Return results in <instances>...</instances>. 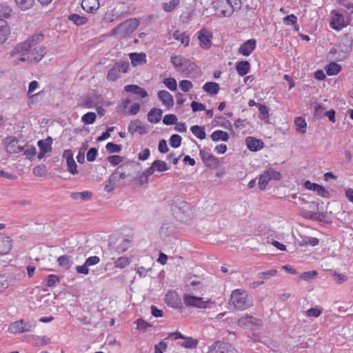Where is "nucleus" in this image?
I'll return each mask as SVG.
<instances>
[{"instance_id": "obj_1", "label": "nucleus", "mask_w": 353, "mask_h": 353, "mask_svg": "<svg viewBox=\"0 0 353 353\" xmlns=\"http://www.w3.org/2000/svg\"><path fill=\"white\" fill-rule=\"evenodd\" d=\"M230 304L236 310H245L253 305V299L243 289H235L230 295Z\"/></svg>"}, {"instance_id": "obj_2", "label": "nucleus", "mask_w": 353, "mask_h": 353, "mask_svg": "<svg viewBox=\"0 0 353 353\" xmlns=\"http://www.w3.org/2000/svg\"><path fill=\"white\" fill-rule=\"evenodd\" d=\"M46 52V48L43 46L32 48L30 50L19 53L16 56L17 57L14 59V63H19L20 61L23 62L26 61L39 62L45 56Z\"/></svg>"}, {"instance_id": "obj_3", "label": "nucleus", "mask_w": 353, "mask_h": 353, "mask_svg": "<svg viewBox=\"0 0 353 353\" xmlns=\"http://www.w3.org/2000/svg\"><path fill=\"white\" fill-rule=\"evenodd\" d=\"M44 39L42 32L35 33L28 37L24 42L18 43L15 48L10 52V57H15L19 53L30 50L38 43H41Z\"/></svg>"}, {"instance_id": "obj_4", "label": "nucleus", "mask_w": 353, "mask_h": 353, "mask_svg": "<svg viewBox=\"0 0 353 353\" xmlns=\"http://www.w3.org/2000/svg\"><path fill=\"white\" fill-rule=\"evenodd\" d=\"M139 21L138 19H130L118 25L112 30V34L119 37H125L133 32L139 26Z\"/></svg>"}, {"instance_id": "obj_5", "label": "nucleus", "mask_w": 353, "mask_h": 353, "mask_svg": "<svg viewBox=\"0 0 353 353\" xmlns=\"http://www.w3.org/2000/svg\"><path fill=\"white\" fill-rule=\"evenodd\" d=\"M183 301L186 306L194 307L199 309L210 308V304L213 303L210 299L203 300L201 297L190 294L184 295Z\"/></svg>"}, {"instance_id": "obj_6", "label": "nucleus", "mask_w": 353, "mask_h": 353, "mask_svg": "<svg viewBox=\"0 0 353 353\" xmlns=\"http://www.w3.org/2000/svg\"><path fill=\"white\" fill-rule=\"evenodd\" d=\"M213 8L219 17H229L234 12V8L230 0H213Z\"/></svg>"}, {"instance_id": "obj_7", "label": "nucleus", "mask_w": 353, "mask_h": 353, "mask_svg": "<svg viewBox=\"0 0 353 353\" xmlns=\"http://www.w3.org/2000/svg\"><path fill=\"white\" fill-rule=\"evenodd\" d=\"M129 69V63L127 61L117 62L110 69L107 74V79L110 81H115L120 78L121 73H126Z\"/></svg>"}, {"instance_id": "obj_8", "label": "nucleus", "mask_w": 353, "mask_h": 353, "mask_svg": "<svg viewBox=\"0 0 353 353\" xmlns=\"http://www.w3.org/2000/svg\"><path fill=\"white\" fill-rule=\"evenodd\" d=\"M208 353H237V350L230 343L216 341L208 347Z\"/></svg>"}, {"instance_id": "obj_9", "label": "nucleus", "mask_w": 353, "mask_h": 353, "mask_svg": "<svg viewBox=\"0 0 353 353\" xmlns=\"http://www.w3.org/2000/svg\"><path fill=\"white\" fill-rule=\"evenodd\" d=\"M280 172L274 170L273 168H269L260 175L259 179V188L263 190L271 180H280Z\"/></svg>"}, {"instance_id": "obj_10", "label": "nucleus", "mask_w": 353, "mask_h": 353, "mask_svg": "<svg viewBox=\"0 0 353 353\" xmlns=\"http://www.w3.org/2000/svg\"><path fill=\"white\" fill-rule=\"evenodd\" d=\"M197 38L200 47L205 50H209L212 46V33L207 28H202L197 32Z\"/></svg>"}, {"instance_id": "obj_11", "label": "nucleus", "mask_w": 353, "mask_h": 353, "mask_svg": "<svg viewBox=\"0 0 353 353\" xmlns=\"http://www.w3.org/2000/svg\"><path fill=\"white\" fill-rule=\"evenodd\" d=\"M239 327L245 329H254L261 325V321L251 315L246 314L238 320Z\"/></svg>"}, {"instance_id": "obj_12", "label": "nucleus", "mask_w": 353, "mask_h": 353, "mask_svg": "<svg viewBox=\"0 0 353 353\" xmlns=\"http://www.w3.org/2000/svg\"><path fill=\"white\" fill-rule=\"evenodd\" d=\"M331 14L332 16L330 22V26L332 28L336 30H341L347 26V23H346L343 14L335 10H332Z\"/></svg>"}, {"instance_id": "obj_13", "label": "nucleus", "mask_w": 353, "mask_h": 353, "mask_svg": "<svg viewBox=\"0 0 353 353\" xmlns=\"http://www.w3.org/2000/svg\"><path fill=\"white\" fill-rule=\"evenodd\" d=\"M199 155L203 163L210 168H217L219 165V161L212 154L205 150H201Z\"/></svg>"}, {"instance_id": "obj_14", "label": "nucleus", "mask_w": 353, "mask_h": 353, "mask_svg": "<svg viewBox=\"0 0 353 353\" xmlns=\"http://www.w3.org/2000/svg\"><path fill=\"white\" fill-rule=\"evenodd\" d=\"M303 186L307 190L316 192L319 196H321L324 198L329 197V192L322 185L315 183H312L310 181H306L304 183Z\"/></svg>"}, {"instance_id": "obj_15", "label": "nucleus", "mask_w": 353, "mask_h": 353, "mask_svg": "<svg viewBox=\"0 0 353 353\" xmlns=\"http://www.w3.org/2000/svg\"><path fill=\"white\" fill-rule=\"evenodd\" d=\"M165 301L168 305L173 308H180L182 306L181 299L174 291H169L166 294Z\"/></svg>"}, {"instance_id": "obj_16", "label": "nucleus", "mask_w": 353, "mask_h": 353, "mask_svg": "<svg viewBox=\"0 0 353 353\" xmlns=\"http://www.w3.org/2000/svg\"><path fill=\"white\" fill-rule=\"evenodd\" d=\"M256 41L251 39L244 42L239 48V53L243 56H249L256 48Z\"/></svg>"}, {"instance_id": "obj_17", "label": "nucleus", "mask_w": 353, "mask_h": 353, "mask_svg": "<svg viewBox=\"0 0 353 353\" xmlns=\"http://www.w3.org/2000/svg\"><path fill=\"white\" fill-rule=\"evenodd\" d=\"M128 132L131 134L139 132L140 134L147 133V129L139 119L132 121L128 127Z\"/></svg>"}, {"instance_id": "obj_18", "label": "nucleus", "mask_w": 353, "mask_h": 353, "mask_svg": "<svg viewBox=\"0 0 353 353\" xmlns=\"http://www.w3.org/2000/svg\"><path fill=\"white\" fill-rule=\"evenodd\" d=\"M12 247L11 239L9 236L0 234V254L5 255L8 254Z\"/></svg>"}, {"instance_id": "obj_19", "label": "nucleus", "mask_w": 353, "mask_h": 353, "mask_svg": "<svg viewBox=\"0 0 353 353\" xmlns=\"http://www.w3.org/2000/svg\"><path fill=\"white\" fill-rule=\"evenodd\" d=\"M158 98L162 102V104L168 108L174 105V99L171 94L166 90H160L157 93Z\"/></svg>"}, {"instance_id": "obj_20", "label": "nucleus", "mask_w": 353, "mask_h": 353, "mask_svg": "<svg viewBox=\"0 0 353 353\" xmlns=\"http://www.w3.org/2000/svg\"><path fill=\"white\" fill-rule=\"evenodd\" d=\"M82 8L87 12L94 13L99 8V0H82Z\"/></svg>"}, {"instance_id": "obj_21", "label": "nucleus", "mask_w": 353, "mask_h": 353, "mask_svg": "<svg viewBox=\"0 0 353 353\" xmlns=\"http://www.w3.org/2000/svg\"><path fill=\"white\" fill-rule=\"evenodd\" d=\"M10 34V29L6 21L0 19V45L4 43Z\"/></svg>"}, {"instance_id": "obj_22", "label": "nucleus", "mask_w": 353, "mask_h": 353, "mask_svg": "<svg viewBox=\"0 0 353 353\" xmlns=\"http://www.w3.org/2000/svg\"><path fill=\"white\" fill-rule=\"evenodd\" d=\"M245 144L248 148L251 151H257L263 147V143L252 137H248L245 139Z\"/></svg>"}, {"instance_id": "obj_23", "label": "nucleus", "mask_w": 353, "mask_h": 353, "mask_svg": "<svg viewBox=\"0 0 353 353\" xmlns=\"http://www.w3.org/2000/svg\"><path fill=\"white\" fill-rule=\"evenodd\" d=\"M129 57L131 60V63L133 66H137L146 63V55L145 53H130Z\"/></svg>"}, {"instance_id": "obj_24", "label": "nucleus", "mask_w": 353, "mask_h": 353, "mask_svg": "<svg viewBox=\"0 0 353 353\" xmlns=\"http://www.w3.org/2000/svg\"><path fill=\"white\" fill-rule=\"evenodd\" d=\"M15 282L14 278L9 274L0 275V292L7 289L9 286L13 285Z\"/></svg>"}, {"instance_id": "obj_25", "label": "nucleus", "mask_w": 353, "mask_h": 353, "mask_svg": "<svg viewBox=\"0 0 353 353\" xmlns=\"http://www.w3.org/2000/svg\"><path fill=\"white\" fill-rule=\"evenodd\" d=\"M124 90L128 92L140 96L141 98H145L148 96V92L142 88L137 85H127L124 87Z\"/></svg>"}, {"instance_id": "obj_26", "label": "nucleus", "mask_w": 353, "mask_h": 353, "mask_svg": "<svg viewBox=\"0 0 353 353\" xmlns=\"http://www.w3.org/2000/svg\"><path fill=\"white\" fill-rule=\"evenodd\" d=\"M161 110L152 108L148 114V120L152 123H158L161 121Z\"/></svg>"}, {"instance_id": "obj_27", "label": "nucleus", "mask_w": 353, "mask_h": 353, "mask_svg": "<svg viewBox=\"0 0 353 353\" xmlns=\"http://www.w3.org/2000/svg\"><path fill=\"white\" fill-rule=\"evenodd\" d=\"M203 90L211 95H216L219 92L220 88L216 82H207L203 85Z\"/></svg>"}, {"instance_id": "obj_28", "label": "nucleus", "mask_w": 353, "mask_h": 353, "mask_svg": "<svg viewBox=\"0 0 353 353\" xmlns=\"http://www.w3.org/2000/svg\"><path fill=\"white\" fill-rule=\"evenodd\" d=\"M250 69V64L248 61H241L236 63V70L241 77L247 74Z\"/></svg>"}, {"instance_id": "obj_29", "label": "nucleus", "mask_w": 353, "mask_h": 353, "mask_svg": "<svg viewBox=\"0 0 353 353\" xmlns=\"http://www.w3.org/2000/svg\"><path fill=\"white\" fill-rule=\"evenodd\" d=\"M210 137L214 141H228L229 139V135L228 132L221 130H217L213 132Z\"/></svg>"}, {"instance_id": "obj_30", "label": "nucleus", "mask_w": 353, "mask_h": 353, "mask_svg": "<svg viewBox=\"0 0 353 353\" xmlns=\"http://www.w3.org/2000/svg\"><path fill=\"white\" fill-rule=\"evenodd\" d=\"M52 139L48 137L46 139L40 140L38 141L37 145L39 150H43L44 152H50L52 150Z\"/></svg>"}, {"instance_id": "obj_31", "label": "nucleus", "mask_w": 353, "mask_h": 353, "mask_svg": "<svg viewBox=\"0 0 353 353\" xmlns=\"http://www.w3.org/2000/svg\"><path fill=\"white\" fill-rule=\"evenodd\" d=\"M173 37L175 40L180 41L185 47L189 46L190 37L185 32L176 30L174 32Z\"/></svg>"}, {"instance_id": "obj_32", "label": "nucleus", "mask_w": 353, "mask_h": 353, "mask_svg": "<svg viewBox=\"0 0 353 353\" xmlns=\"http://www.w3.org/2000/svg\"><path fill=\"white\" fill-rule=\"evenodd\" d=\"M190 130L196 138L201 140L205 139L206 137V133L203 126L194 125L191 127Z\"/></svg>"}, {"instance_id": "obj_33", "label": "nucleus", "mask_w": 353, "mask_h": 353, "mask_svg": "<svg viewBox=\"0 0 353 353\" xmlns=\"http://www.w3.org/2000/svg\"><path fill=\"white\" fill-rule=\"evenodd\" d=\"M22 325H23V320L22 319L19 320V321H16L10 325L8 330L11 333H13V334L23 333L24 331H23V328Z\"/></svg>"}, {"instance_id": "obj_34", "label": "nucleus", "mask_w": 353, "mask_h": 353, "mask_svg": "<svg viewBox=\"0 0 353 353\" xmlns=\"http://www.w3.org/2000/svg\"><path fill=\"white\" fill-rule=\"evenodd\" d=\"M341 70V66L335 62H332L325 67L326 73L329 76L337 74Z\"/></svg>"}, {"instance_id": "obj_35", "label": "nucleus", "mask_w": 353, "mask_h": 353, "mask_svg": "<svg viewBox=\"0 0 353 353\" xmlns=\"http://www.w3.org/2000/svg\"><path fill=\"white\" fill-rule=\"evenodd\" d=\"M110 176L111 181L118 182L121 179H125L127 176L125 174V172L123 171V168L121 166H119Z\"/></svg>"}, {"instance_id": "obj_36", "label": "nucleus", "mask_w": 353, "mask_h": 353, "mask_svg": "<svg viewBox=\"0 0 353 353\" xmlns=\"http://www.w3.org/2000/svg\"><path fill=\"white\" fill-rule=\"evenodd\" d=\"M294 123L297 132L302 134L306 132L307 123L303 118L301 117H296L295 119Z\"/></svg>"}, {"instance_id": "obj_37", "label": "nucleus", "mask_w": 353, "mask_h": 353, "mask_svg": "<svg viewBox=\"0 0 353 353\" xmlns=\"http://www.w3.org/2000/svg\"><path fill=\"white\" fill-rule=\"evenodd\" d=\"M59 266L68 270L72 265L71 257L67 255H62L57 259Z\"/></svg>"}, {"instance_id": "obj_38", "label": "nucleus", "mask_w": 353, "mask_h": 353, "mask_svg": "<svg viewBox=\"0 0 353 353\" xmlns=\"http://www.w3.org/2000/svg\"><path fill=\"white\" fill-rule=\"evenodd\" d=\"M68 19L72 21L74 24L77 26L83 25L88 21V19L85 17L79 15L78 14H72L69 15Z\"/></svg>"}, {"instance_id": "obj_39", "label": "nucleus", "mask_w": 353, "mask_h": 353, "mask_svg": "<svg viewBox=\"0 0 353 353\" xmlns=\"http://www.w3.org/2000/svg\"><path fill=\"white\" fill-rule=\"evenodd\" d=\"M17 6L22 10H27L32 7L34 0H14Z\"/></svg>"}, {"instance_id": "obj_40", "label": "nucleus", "mask_w": 353, "mask_h": 353, "mask_svg": "<svg viewBox=\"0 0 353 353\" xmlns=\"http://www.w3.org/2000/svg\"><path fill=\"white\" fill-rule=\"evenodd\" d=\"M92 193L89 191H83L80 192H72L71 197L74 199L88 200L91 198Z\"/></svg>"}, {"instance_id": "obj_41", "label": "nucleus", "mask_w": 353, "mask_h": 353, "mask_svg": "<svg viewBox=\"0 0 353 353\" xmlns=\"http://www.w3.org/2000/svg\"><path fill=\"white\" fill-rule=\"evenodd\" d=\"M185 341L181 343L180 345L184 348H194L196 347L198 345V341L192 337H186L185 336Z\"/></svg>"}, {"instance_id": "obj_42", "label": "nucleus", "mask_w": 353, "mask_h": 353, "mask_svg": "<svg viewBox=\"0 0 353 353\" xmlns=\"http://www.w3.org/2000/svg\"><path fill=\"white\" fill-rule=\"evenodd\" d=\"M34 344L37 346L46 345L50 343V339L46 336H32Z\"/></svg>"}, {"instance_id": "obj_43", "label": "nucleus", "mask_w": 353, "mask_h": 353, "mask_svg": "<svg viewBox=\"0 0 353 353\" xmlns=\"http://www.w3.org/2000/svg\"><path fill=\"white\" fill-rule=\"evenodd\" d=\"M152 165L155 170L160 172L167 171L169 169L167 163L161 160H155Z\"/></svg>"}, {"instance_id": "obj_44", "label": "nucleus", "mask_w": 353, "mask_h": 353, "mask_svg": "<svg viewBox=\"0 0 353 353\" xmlns=\"http://www.w3.org/2000/svg\"><path fill=\"white\" fill-rule=\"evenodd\" d=\"M97 118V115L94 112H87L86 114H83L81 117V121L83 123L89 125L92 124Z\"/></svg>"}, {"instance_id": "obj_45", "label": "nucleus", "mask_w": 353, "mask_h": 353, "mask_svg": "<svg viewBox=\"0 0 353 353\" xmlns=\"http://www.w3.org/2000/svg\"><path fill=\"white\" fill-rule=\"evenodd\" d=\"M257 106L259 108V118L262 120L268 121L269 119V111L268 108L265 105L261 103H258Z\"/></svg>"}, {"instance_id": "obj_46", "label": "nucleus", "mask_w": 353, "mask_h": 353, "mask_svg": "<svg viewBox=\"0 0 353 353\" xmlns=\"http://www.w3.org/2000/svg\"><path fill=\"white\" fill-rule=\"evenodd\" d=\"M60 282L59 276L50 274L46 278V285L50 288L55 287Z\"/></svg>"}, {"instance_id": "obj_47", "label": "nucleus", "mask_w": 353, "mask_h": 353, "mask_svg": "<svg viewBox=\"0 0 353 353\" xmlns=\"http://www.w3.org/2000/svg\"><path fill=\"white\" fill-rule=\"evenodd\" d=\"M163 82V84L171 91H175L177 89L176 81L174 78H166Z\"/></svg>"}, {"instance_id": "obj_48", "label": "nucleus", "mask_w": 353, "mask_h": 353, "mask_svg": "<svg viewBox=\"0 0 353 353\" xmlns=\"http://www.w3.org/2000/svg\"><path fill=\"white\" fill-rule=\"evenodd\" d=\"M130 264V260L128 257L121 256L117 259L114 265L117 268H124Z\"/></svg>"}, {"instance_id": "obj_49", "label": "nucleus", "mask_w": 353, "mask_h": 353, "mask_svg": "<svg viewBox=\"0 0 353 353\" xmlns=\"http://www.w3.org/2000/svg\"><path fill=\"white\" fill-rule=\"evenodd\" d=\"M179 3V0H170L169 2L163 3V9L165 12H171L173 10Z\"/></svg>"}, {"instance_id": "obj_50", "label": "nucleus", "mask_w": 353, "mask_h": 353, "mask_svg": "<svg viewBox=\"0 0 353 353\" xmlns=\"http://www.w3.org/2000/svg\"><path fill=\"white\" fill-rule=\"evenodd\" d=\"M182 138L179 134H172L170 139V144L174 148H179L181 144Z\"/></svg>"}, {"instance_id": "obj_51", "label": "nucleus", "mask_w": 353, "mask_h": 353, "mask_svg": "<svg viewBox=\"0 0 353 353\" xmlns=\"http://www.w3.org/2000/svg\"><path fill=\"white\" fill-rule=\"evenodd\" d=\"M163 122L165 125H174L177 122V117L175 114H169L164 116Z\"/></svg>"}, {"instance_id": "obj_52", "label": "nucleus", "mask_w": 353, "mask_h": 353, "mask_svg": "<svg viewBox=\"0 0 353 353\" xmlns=\"http://www.w3.org/2000/svg\"><path fill=\"white\" fill-rule=\"evenodd\" d=\"M140 108L141 106L139 103H132L131 105L128 107V109L126 111L125 114L128 115H135L139 112Z\"/></svg>"}, {"instance_id": "obj_53", "label": "nucleus", "mask_w": 353, "mask_h": 353, "mask_svg": "<svg viewBox=\"0 0 353 353\" xmlns=\"http://www.w3.org/2000/svg\"><path fill=\"white\" fill-rule=\"evenodd\" d=\"M105 149L109 153H118L121 152V146L120 145L110 142L106 144Z\"/></svg>"}, {"instance_id": "obj_54", "label": "nucleus", "mask_w": 353, "mask_h": 353, "mask_svg": "<svg viewBox=\"0 0 353 353\" xmlns=\"http://www.w3.org/2000/svg\"><path fill=\"white\" fill-rule=\"evenodd\" d=\"M322 313V310L319 307H312L305 312V314L308 317H318Z\"/></svg>"}, {"instance_id": "obj_55", "label": "nucleus", "mask_w": 353, "mask_h": 353, "mask_svg": "<svg viewBox=\"0 0 353 353\" xmlns=\"http://www.w3.org/2000/svg\"><path fill=\"white\" fill-rule=\"evenodd\" d=\"M277 274V270L275 269L270 270L265 272H261L258 274V277L263 279H268L270 277L274 276Z\"/></svg>"}, {"instance_id": "obj_56", "label": "nucleus", "mask_w": 353, "mask_h": 353, "mask_svg": "<svg viewBox=\"0 0 353 353\" xmlns=\"http://www.w3.org/2000/svg\"><path fill=\"white\" fill-rule=\"evenodd\" d=\"M34 175L37 176H42L46 174V168L44 165H39L33 168Z\"/></svg>"}, {"instance_id": "obj_57", "label": "nucleus", "mask_w": 353, "mask_h": 353, "mask_svg": "<svg viewBox=\"0 0 353 353\" xmlns=\"http://www.w3.org/2000/svg\"><path fill=\"white\" fill-rule=\"evenodd\" d=\"M130 103H132V99L130 97L122 99L121 105H119V111L123 114H125Z\"/></svg>"}, {"instance_id": "obj_58", "label": "nucleus", "mask_w": 353, "mask_h": 353, "mask_svg": "<svg viewBox=\"0 0 353 353\" xmlns=\"http://www.w3.org/2000/svg\"><path fill=\"white\" fill-rule=\"evenodd\" d=\"M66 165L68 167V170L70 174L73 175L78 174L77 165L74 159L66 161Z\"/></svg>"}, {"instance_id": "obj_59", "label": "nucleus", "mask_w": 353, "mask_h": 353, "mask_svg": "<svg viewBox=\"0 0 353 353\" xmlns=\"http://www.w3.org/2000/svg\"><path fill=\"white\" fill-rule=\"evenodd\" d=\"M305 217L314 221H323L325 216L324 214L308 212L304 215Z\"/></svg>"}, {"instance_id": "obj_60", "label": "nucleus", "mask_w": 353, "mask_h": 353, "mask_svg": "<svg viewBox=\"0 0 353 353\" xmlns=\"http://www.w3.org/2000/svg\"><path fill=\"white\" fill-rule=\"evenodd\" d=\"M283 21L285 26H294L296 24L297 17L292 14L285 17Z\"/></svg>"}, {"instance_id": "obj_61", "label": "nucleus", "mask_w": 353, "mask_h": 353, "mask_svg": "<svg viewBox=\"0 0 353 353\" xmlns=\"http://www.w3.org/2000/svg\"><path fill=\"white\" fill-rule=\"evenodd\" d=\"M317 275V272L315 270L305 272L302 273L300 278L304 281H310L313 279Z\"/></svg>"}, {"instance_id": "obj_62", "label": "nucleus", "mask_w": 353, "mask_h": 353, "mask_svg": "<svg viewBox=\"0 0 353 353\" xmlns=\"http://www.w3.org/2000/svg\"><path fill=\"white\" fill-rule=\"evenodd\" d=\"M193 85L190 81L188 80H182L179 82V87L183 92H188L190 91Z\"/></svg>"}, {"instance_id": "obj_63", "label": "nucleus", "mask_w": 353, "mask_h": 353, "mask_svg": "<svg viewBox=\"0 0 353 353\" xmlns=\"http://www.w3.org/2000/svg\"><path fill=\"white\" fill-rule=\"evenodd\" d=\"M135 323L137 324V329L143 332L145 331L150 326V325L148 322L143 320L142 319H137L135 321Z\"/></svg>"}, {"instance_id": "obj_64", "label": "nucleus", "mask_w": 353, "mask_h": 353, "mask_svg": "<svg viewBox=\"0 0 353 353\" xmlns=\"http://www.w3.org/2000/svg\"><path fill=\"white\" fill-rule=\"evenodd\" d=\"M98 150L95 148H91L87 152L86 158L89 162H92L96 159Z\"/></svg>"}]
</instances>
